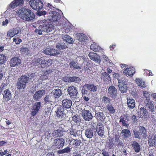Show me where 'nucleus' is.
Wrapping results in <instances>:
<instances>
[{
  "label": "nucleus",
  "instance_id": "37998d69",
  "mask_svg": "<svg viewBox=\"0 0 156 156\" xmlns=\"http://www.w3.org/2000/svg\"><path fill=\"white\" fill-rule=\"evenodd\" d=\"M140 114L145 117H147L148 115V112L146 109L144 107H141L140 108Z\"/></svg>",
  "mask_w": 156,
  "mask_h": 156
},
{
  "label": "nucleus",
  "instance_id": "c85d7f7f",
  "mask_svg": "<svg viewBox=\"0 0 156 156\" xmlns=\"http://www.w3.org/2000/svg\"><path fill=\"white\" fill-rule=\"evenodd\" d=\"M101 78L104 81L109 82L111 81V77L109 74L106 72L102 73L101 76Z\"/></svg>",
  "mask_w": 156,
  "mask_h": 156
},
{
  "label": "nucleus",
  "instance_id": "20e7f679",
  "mask_svg": "<svg viewBox=\"0 0 156 156\" xmlns=\"http://www.w3.org/2000/svg\"><path fill=\"white\" fill-rule=\"evenodd\" d=\"M29 78L27 76H23L19 79L17 83V88L18 89H24L26 87V84L28 83Z\"/></svg>",
  "mask_w": 156,
  "mask_h": 156
},
{
  "label": "nucleus",
  "instance_id": "f257e3e1",
  "mask_svg": "<svg viewBox=\"0 0 156 156\" xmlns=\"http://www.w3.org/2000/svg\"><path fill=\"white\" fill-rule=\"evenodd\" d=\"M16 14L23 20L28 22L31 21L35 17L34 14L31 10L24 8L18 10Z\"/></svg>",
  "mask_w": 156,
  "mask_h": 156
},
{
  "label": "nucleus",
  "instance_id": "864d4df0",
  "mask_svg": "<svg viewBox=\"0 0 156 156\" xmlns=\"http://www.w3.org/2000/svg\"><path fill=\"white\" fill-rule=\"evenodd\" d=\"M19 37L17 36L16 38H14L13 39V42H15L17 44H19L22 42V40Z\"/></svg>",
  "mask_w": 156,
  "mask_h": 156
},
{
  "label": "nucleus",
  "instance_id": "4be33fe9",
  "mask_svg": "<svg viewBox=\"0 0 156 156\" xmlns=\"http://www.w3.org/2000/svg\"><path fill=\"white\" fill-rule=\"evenodd\" d=\"M23 3V0H15L10 4V6L13 9L17 6L22 5Z\"/></svg>",
  "mask_w": 156,
  "mask_h": 156
},
{
  "label": "nucleus",
  "instance_id": "7ed1b4c3",
  "mask_svg": "<svg viewBox=\"0 0 156 156\" xmlns=\"http://www.w3.org/2000/svg\"><path fill=\"white\" fill-rule=\"evenodd\" d=\"M52 64V61L51 59L45 58L43 57L36 58L32 61V64L38 67L44 68L47 67Z\"/></svg>",
  "mask_w": 156,
  "mask_h": 156
},
{
  "label": "nucleus",
  "instance_id": "1a4fd4ad",
  "mask_svg": "<svg viewBox=\"0 0 156 156\" xmlns=\"http://www.w3.org/2000/svg\"><path fill=\"white\" fill-rule=\"evenodd\" d=\"M43 52L46 55L51 56H55L60 54L57 50L54 49L46 48L44 49Z\"/></svg>",
  "mask_w": 156,
  "mask_h": 156
},
{
  "label": "nucleus",
  "instance_id": "6e6552de",
  "mask_svg": "<svg viewBox=\"0 0 156 156\" xmlns=\"http://www.w3.org/2000/svg\"><path fill=\"white\" fill-rule=\"evenodd\" d=\"M65 142V140L63 138H59L55 139L53 144L56 148L59 149L63 147Z\"/></svg>",
  "mask_w": 156,
  "mask_h": 156
},
{
  "label": "nucleus",
  "instance_id": "c756f323",
  "mask_svg": "<svg viewBox=\"0 0 156 156\" xmlns=\"http://www.w3.org/2000/svg\"><path fill=\"white\" fill-rule=\"evenodd\" d=\"M148 144L150 146L156 147V134L153 135L148 140Z\"/></svg>",
  "mask_w": 156,
  "mask_h": 156
},
{
  "label": "nucleus",
  "instance_id": "6e6d98bb",
  "mask_svg": "<svg viewBox=\"0 0 156 156\" xmlns=\"http://www.w3.org/2000/svg\"><path fill=\"white\" fill-rule=\"evenodd\" d=\"M147 108L149 109V112H153L154 111V105L153 104L151 105H149L146 106Z\"/></svg>",
  "mask_w": 156,
  "mask_h": 156
},
{
  "label": "nucleus",
  "instance_id": "39448f33",
  "mask_svg": "<svg viewBox=\"0 0 156 156\" xmlns=\"http://www.w3.org/2000/svg\"><path fill=\"white\" fill-rule=\"evenodd\" d=\"M29 1L30 7L35 10H39L42 8L43 4L40 0H26Z\"/></svg>",
  "mask_w": 156,
  "mask_h": 156
},
{
  "label": "nucleus",
  "instance_id": "79ce46f5",
  "mask_svg": "<svg viewBox=\"0 0 156 156\" xmlns=\"http://www.w3.org/2000/svg\"><path fill=\"white\" fill-rule=\"evenodd\" d=\"M106 108L110 114H113L115 113V109L113 107L112 104L107 105Z\"/></svg>",
  "mask_w": 156,
  "mask_h": 156
},
{
  "label": "nucleus",
  "instance_id": "a211bd4d",
  "mask_svg": "<svg viewBox=\"0 0 156 156\" xmlns=\"http://www.w3.org/2000/svg\"><path fill=\"white\" fill-rule=\"evenodd\" d=\"M41 103L40 102H36L33 105V109L31 111V114L34 116L38 112L41 107Z\"/></svg>",
  "mask_w": 156,
  "mask_h": 156
},
{
  "label": "nucleus",
  "instance_id": "b1692460",
  "mask_svg": "<svg viewBox=\"0 0 156 156\" xmlns=\"http://www.w3.org/2000/svg\"><path fill=\"white\" fill-rule=\"evenodd\" d=\"M65 133V132L63 130L57 129L54 130L52 133V135L55 137H60L62 136Z\"/></svg>",
  "mask_w": 156,
  "mask_h": 156
},
{
  "label": "nucleus",
  "instance_id": "8fccbe9b",
  "mask_svg": "<svg viewBox=\"0 0 156 156\" xmlns=\"http://www.w3.org/2000/svg\"><path fill=\"white\" fill-rule=\"evenodd\" d=\"M28 51V49L27 48L22 47L20 48V52L23 54H27Z\"/></svg>",
  "mask_w": 156,
  "mask_h": 156
},
{
  "label": "nucleus",
  "instance_id": "9d476101",
  "mask_svg": "<svg viewBox=\"0 0 156 156\" xmlns=\"http://www.w3.org/2000/svg\"><path fill=\"white\" fill-rule=\"evenodd\" d=\"M82 116L83 118L86 121H89L92 119V115L90 112L87 110H84L82 113Z\"/></svg>",
  "mask_w": 156,
  "mask_h": 156
},
{
  "label": "nucleus",
  "instance_id": "3c124183",
  "mask_svg": "<svg viewBox=\"0 0 156 156\" xmlns=\"http://www.w3.org/2000/svg\"><path fill=\"white\" fill-rule=\"evenodd\" d=\"M7 35L9 37H12L15 35L12 29L9 30L7 32Z\"/></svg>",
  "mask_w": 156,
  "mask_h": 156
},
{
  "label": "nucleus",
  "instance_id": "e2e57ef3",
  "mask_svg": "<svg viewBox=\"0 0 156 156\" xmlns=\"http://www.w3.org/2000/svg\"><path fill=\"white\" fill-rule=\"evenodd\" d=\"M62 80L65 82H70V78H69L66 76L63 77L62 78Z\"/></svg>",
  "mask_w": 156,
  "mask_h": 156
},
{
  "label": "nucleus",
  "instance_id": "0e129e2a",
  "mask_svg": "<svg viewBox=\"0 0 156 156\" xmlns=\"http://www.w3.org/2000/svg\"><path fill=\"white\" fill-rule=\"evenodd\" d=\"M114 78H115V79H117V80H119V74L118 73H114L113 75Z\"/></svg>",
  "mask_w": 156,
  "mask_h": 156
},
{
  "label": "nucleus",
  "instance_id": "393cba45",
  "mask_svg": "<svg viewBox=\"0 0 156 156\" xmlns=\"http://www.w3.org/2000/svg\"><path fill=\"white\" fill-rule=\"evenodd\" d=\"M83 88L92 92H95L98 88L97 86L92 84H85L83 86Z\"/></svg>",
  "mask_w": 156,
  "mask_h": 156
},
{
  "label": "nucleus",
  "instance_id": "58836bf2",
  "mask_svg": "<svg viewBox=\"0 0 156 156\" xmlns=\"http://www.w3.org/2000/svg\"><path fill=\"white\" fill-rule=\"evenodd\" d=\"M70 66L71 68H73L76 69H81V66L78 64L73 61L70 62Z\"/></svg>",
  "mask_w": 156,
  "mask_h": 156
},
{
  "label": "nucleus",
  "instance_id": "4468645a",
  "mask_svg": "<svg viewBox=\"0 0 156 156\" xmlns=\"http://www.w3.org/2000/svg\"><path fill=\"white\" fill-rule=\"evenodd\" d=\"M108 92L111 97L114 99L116 98L117 94V90L114 86H112L109 87L108 89Z\"/></svg>",
  "mask_w": 156,
  "mask_h": 156
},
{
  "label": "nucleus",
  "instance_id": "774afa93",
  "mask_svg": "<svg viewBox=\"0 0 156 156\" xmlns=\"http://www.w3.org/2000/svg\"><path fill=\"white\" fill-rule=\"evenodd\" d=\"M47 7L48 9H52L53 8V6L51 5V4L49 3H48L47 4Z\"/></svg>",
  "mask_w": 156,
  "mask_h": 156
},
{
  "label": "nucleus",
  "instance_id": "69168bd1",
  "mask_svg": "<svg viewBox=\"0 0 156 156\" xmlns=\"http://www.w3.org/2000/svg\"><path fill=\"white\" fill-rule=\"evenodd\" d=\"M120 122H122V125L123 126H128V125L126 124V121L123 119H120Z\"/></svg>",
  "mask_w": 156,
  "mask_h": 156
},
{
  "label": "nucleus",
  "instance_id": "2f4dec72",
  "mask_svg": "<svg viewBox=\"0 0 156 156\" xmlns=\"http://www.w3.org/2000/svg\"><path fill=\"white\" fill-rule=\"evenodd\" d=\"M62 38L64 41L70 44H72L73 42L72 38L67 35H63Z\"/></svg>",
  "mask_w": 156,
  "mask_h": 156
},
{
  "label": "nucleus",
  "instance_id": "338daca9",
  "mask_svg": "<svg viewBox=\"0 0 156 156\" xmlns=\"http://www.w3.org/2000/svg\"><path fill=\"white\" fill-rule=\"evenodd\" d=\"M102 57H103V58H104V60L106 61H108V62H109V63H110V60H109V59L108 58L107 56H105V55H103V56H102Z\"/></svg>",
  "mask_w": 156,
  "mask_h": 156
},
{
  "label": "nucleus",
  "instance_id": "72a5a7b5",
  "mask_svg": "<svg viewBox=\"0 0 156 156\" xmlns=\"http://www.w3.org/2000/svg\"><path fill=\"white\" fill-rule=\"evenodd\" d=\"M122 136L123 137L125 138H128L131 136L130 131L128 129H123L121 132Z\"/></svg>",
  "mask_w": 156,
  "mask_h": 156
},
{
  "label": "nucleus",
  "instance_id": "2eb2a0df",
  "mask_svg": "<svg viewBox=\"0 0 156 156\" xmlns=\"http://www.w3.org/2000/svg\"><path fill=\"white\" fill-rule=\"evenodd\" d=\"M123 73L127 76H132L135 73V68L133 67L126 68Z\"/></svg>",
  "mask_w": 156,
  "mask_h": 156
},
{
  "label": "nucleus",
  "instance_id": "4d7b16f0",
  "mask_svg": "<svg viewBox=\"0 0 156 156\" xmlns=\"http://www.w3.org/2000/svg\"><path fill=\"white\" fill-rule=\"evenodd\" d=\"M144 103L146 106L153 104L152 101L150 99H145L144 101Z\"/></svg>",
  "mask_w": 156,
  "mask_h": 156
},
{
  "label": "nucleus",
  "instance_id": "dca6fc26",
  "mask_svg": "<svg viewBox=\"0 0 156 156\" xmlns=\"http://www.w3.org/2000/svg\"><path fill=\"white\" fill-rule=\"evenodd\" d=\"M96 131L100 136L102 137L104 136L105 132L103 125L100 123H98L96 127Z\"/></svg>",
  "mask_w": 156,
  "mask_h": 156
},
{
  "label": "nucleus",
  "instance_id": "f704fd0d",
  "mask_svg": "<svg viewBox=\"0 0 156 156\" xmlns=\"http://www.w3.org/2000/svg\"><path fill=\"white\" fill-rule=\"evenodd\" d=\"M56 48L59 50H62L66 48L67 47L66 44L63 41H60L57 43Z\"/></svg>",
  "mask_w": 156,
  "mask_h": 156
},
{
  "label": "nucleus",
  "instance_id": "680f3d73",
  "mask_svg": "<svg viewBox=\"0 0 156 156\" xmlns=\"http://www.w3.org/2000/svg\"><path fill=\"white\" fill-rule=\"evenodd\" d=\"M46 13V12L45 11H39L38 12L37 14L39 16H41L42 15H44Z\"/></svg>",
  "mask_w": 156,
  "mask_h": 156
},
{
  "label": "nucleus",
  "instance_id": "4c0bfd02",
  "mask_svg": "<svg viewBox=\"0 0 156 156\" xmlns=\"http://www.w3.org/2000/svg\"><path fill=\"white\" fill-rule=\"evenodd\" d=\"M95 116L97 119L100 121H103L105 118V117L102 112H99L96 113Z\"/></svg>",
  "mask_w": 156,
  "mask_h": 156
},
{
  "label": "nucleus",
  "instance_id": "f3484780",
  "mask_svg": "<svg viewBox=\"0 0 156 156\" xmlns=\"http://www.w3.org/2000/svg\"><path fill=\"white\" fill-rule=\"evenodd\" d=\"M125 82V81L124 80H118L119 90L122 93L126 92L127 90V87Z\"/></svg>",
  "mask_w": 156,
  "mask_h": 156
},
{
  "label": "nucleus",
  "instance_id": "13d9d810",
  "mask_svg": "<svg viewBox=\"0 0 156 156\" xmlns=\"http://www.w3.org/2000/svg\"><path fill=\"white\" fill-rule=\"evenodd\" d=\"M131 119L133 123L135 124L137 123V119L136 116L135 115H133L131 118Z\"/></svg>",
  "mask_w": 156,
  "mask_h": 156
},
{
  "label": "nucleus",
  "instance_id": "e433bc0d",
  "mask_svg": "<svg viewBox=\"0 0 156 156\" xmlns=\"http://www.w3.org/2000/svg\"><path fill=\"white\" fill-rule=\"evenodd\" d=\"M79 131L76 130L74 129H72L70 132H69V137L72 138L76 137L78 136V133L80 132Z\"/></svg>",
  "mask_w": 156,
  "mask_h": 156
},
{
  "label": "nucleus",
  "instance_id": "ea45409f",
  "mask_svg": "<svg viewBox=\"0 0 156 156\" xmlns=\"http://www.w3.org/2000/svg\"><path fill=\"white\" fill-rule=\"evenodd\" d=\"M77 38L80 42L85 41V40H87V37H86L85 35L81 34H78Z\"/></svg>",
  "mask_w": 156,
  "mask_h": 156
},
{
  "label": "nucleus",
  "instance_id": "5fc2aeb1",
  "mask_svg": "<svg viewBox=\"0 0 156 156\" xmlns=\"http://www.w3.org/2000/svg\"><path fill=\"white\" fill-rule=\"evenodd\" d=\"M143 94L145 98H146V99H150V93L149 92H146V91H143Z\"/></svg>",
  "mask_w": 156,
  "mask_h": 156
},
{
  "label": "nucleus",
  "instance_id": "5701e85b",
  "mask_svg": "<svg viewBox=\"0 0 156 156\" xmlns=\"http://www.w3.org/2000/svg\"><path fill=\"white\" fill-rule=\"evenodd\" d=\"M4 99L6 101L11 99L12 95L10 91L8 89L5 90L2 93Z\"/></svg>",
  "mask_w": 156,
  "mask_h": 156
},
{
  "label": "nucleus",
  "instance_id": "603ef678",
  "mask_svg": "<svg viewBox=\"0 0 156 156\" xmlns=\"http://www.w3.org/2000/svg\"><path fill=\"white\" fill-rule=\"evenodd\" d=\"M80 80V78L78 77L73 76L70 78V82H76Z\"/></svg>",
  "mask_w": 156,
  "mask_h": 156
},
{
  "label": "nucleus",
  "instance_id": "423d86ee",
  "mask_svg": "<svg viewBox=\"0 0 156 156\" xmlns=\"http://www.w3.org/2000/svg\"><path fill=\"white\" fill-rule=\"evenodd\" d=\"M49 14H50L49 19L50 21L52 22H54L55 24L58 25L57 23L61 18V15L58 12L52 11L50 12Z\"/></svg>",
  "mask_w": 156,
  "mask_h": 156
},
{
  "label": "nucleus",
  "instance_id": "a18cd8bd",
  "mask_svg": "<svg viewBox=\"0 0 156 156\" xmlns=\"http://www.w3.org/2000/svg\"><path fill=\"white\" fill-rule=\"evenodd\" d=\"M70 151V149L69 147H67L64 148V149L59 150L58 153L59 154H62L65 153H67L69 152Z\"/></svg>",
  "mask_w": 156,
  "mask_h": 156
},
{
  "label": "nucleus",
  "instance_id": "c03bdc74",
  "mask_svg": "<svg viewBox=\"0 0 156 156\" xmlns=\"http://www.w3.org/2000/svg\"><path fill=\"white\" fill-rule=\"evenodd\" d=\"M102 100V102L105 104L108 105L112 104V101L110 99L104 96Z\"/></svg>",
  "mask_w": 156,
  "mask_h": 156
},
{
  "label": "nucleus",
  "instance_id": "a19ab883",
  "mask_svg": "<svg viewBox=\"0 0 156 156\" xmlns=\"http://www.w3.org/2000/svg\"><path fill=\"white\" fill-rule=\"evenodd\" d=\"M15 35H17L16 36L20 37L22 36L21 30L20 28L19 27H16L12 29Z\"/></svg>",
  "mask_w": 156,
  "mask_h": 156
},
{
  "label": "nucleus",
  "instance_id": "49530a36",
  "mask_svg": "<svg viewBox=\"0 0 156 156\" xmlns=\"http://www.w3.org/2000/svg\"><path fill=\"white\" fill-rule=\"evenodd\" d=\"M6 62V58L5 55L3 54L0 55V64L5 63Z\"/></svg>",
  "mask_w": 156,
  "mask_h": 156
},
{
  "label": "nucleus",
  "instance_id": "9b49d317",
  "mask_svg": "<svg viewBox=\"0 0 156 156\" xmlns=\"http://www.w3.org/2000/svg\"><path fill=\"white\" fill-rule=\"evenodd\" d=\"M67 91L70 97L73 98H76L77 91L74 87L71 86L69 87L67 89Z\"/></svg>",
  "mask_w": 156,
  "mask_h": 156
},
{
  "label": "nucleus",
  "instance_id": "ddd939ff",
  "mask_svg": "<svg viewBox=\"0 0 156 156\" xmlns=\"http://www.w3.org/2000/svg\"><path fill=\"white\" fill-rule=\"evenodd\" d=\"M21 63V60L19 58L15 57L10 60V65L11 66L14 67L18 66Z\"/></svg>",
  "mask_w": 156,
  "mask_h": 156
},
{
  "label": "nucleus",
  "instance_id": "7c9ffc66",
  "mask_svg": "<svg viewBox=\"0 0 156 156\" xmlns=\"http://www.w3.org/2000/svg\"><path fill=\"white\" fill-rule=\"evenodd\" d=\"M132 147L136 152H139L140 150L141 147L139 144L136 141L133 142Z\"/></svg>",
  "mask_w": 156,
  "mask_h": 156
},
{
  "label": "nucleus",
  "instance_id": "0eeeda50",
  "mask_svg": "<svg viewBox=\"0 0 156 156\" xmlns=\"http://www.w3.org/2000/svg\"><path fill=\"white\" fill-rule=\"evenodd\" d=\"M96 127L91 126L90 128L86 129L85 131V136L89 138H91L96 133Z\"/></svg>",
  "mask_w": 156,
  "mask_h": 156
},
{
  "label": "nucleus",
  "instance_id": "6ab92c4d",
  "mask_svg": "<svg viewBox=\"0 0 156 156\" xmlns=\"http://www.w3.org/2000/svg\"><path fill=\"white\" fill-rule=\"evenodd\" d=\"M45 93V90H41L36 92L33 95V98L35 100L37 101Z\"/></svg>",
  "mask_w": 156,
  "mask_h": 156
},
{
  "label": "nucleus",
  "instance_id": "052dcab7",
  "mask_svg": "<svg viewBox=\"0 0 156 156\" xmlns=\"http://www.w3.org/2000/svg\"><path fill=\"white\" fill-rule=\"evenodd\" d=\"M9 19H5L4 21H3L2 23V26H7V25L9 23Z\"/></svg>",
  "mask_w": 156,
  "mask_h": 156
},
{
  "label": "nucleus",
  "instance_id": "de8ad7c7",
  "mask_svg": "<svg viewBox=\"0 0 156 156\" xmlns=\"http://www.w3.org/2000/svg\"><path fill=\"white\" fill-rule=\"evenodd\" d=\"M134 134L135 135V137L138 139H140L141 137H143L141 134V133L139 132V131H136V130L133 131Z\"/></svg>",
  "mask_w": 156,
  "mask_h": 156
},
{
  "label": "nucleus",
  "instance_id": "bf43d9fd",
  "mask_svg": "<svg viewBox=\"0 0 156 156\" xmlns=\"http://www.w3.org/2000/svg\"><path fill=\"white\" fill-rule=\"evenodd\" d=\"M81 142L80 140H76L73 141V144H75L76 146H78L80 145Z\"/></svg>",
  "mask_w": 156,
  "mask_h": 156
},
{
  "label": "nucleus",
  "instance_id": "09e8293b",
  "mask_svg": "<svg viewBox=\"0 0 156 156\" xmlns=\"http://www.w3.org/2000/svg\"><path fill=\"white\" fill-rule=\"evenodd\" d=\"M139 132L141 133L143 136L145 135L146 133V130L144 127L140 126L139 127Z\"/></svg>",
  "mask_w": 156,
  "mask_h": 156
},
{
  "label": "nucleus",
  "instance_id": "f03ea898",
  "mask_svg": "<svg viewBox=\"0 0 156 156\" xmlns=\"http://www.w3.org/2000/svg\"><path fill=\"white\" fill-rule=\"evenodd\" d=\"M39 23L42 24L38 27V29L35 30V32L39 35L42 34V32L48 33L51 31L53 29V25L48 23V21L45 20L39 21Z\"/></svg>",
  "mask_w": 156,
  "mask_h": 156
},
{
  "label": "nucleus",
  "instance_id": "cd10ccee",
  "mask_svg": "<svg viewBox=\"0 0 156 156\" xmlns=\"http://www.w3.org/2000/svg\"><path fill=\"white\" fill-rule=\"evenodd\" d=\"M90 49L95 52H101L103 49L94 42L93 43L90 47Z\"/></svg>",
  "mask_w": 156,
  "mask_h": 156
},
{
  "label": "nucleus",
  "instance_id": "a878e982",
  "mask_svg": "<svg viewBox=\"0 0 156 156\" xmlns=\"http://www.w3.org/2000/svg\"><path fill=\"white\" fill-rule=\"evenodd\" d=\"M63 107L66 108H70L72 105V101L70 100L65 99L62 101Z\"/></svg>",
  "mask_w": 156,
  "mask_h": 156
},
{
  "label": "nucleus",
  "instance_id": "f8f14e48",
  "mask_svg": "<svg viewBox=\"0 0 156 156\" xmlns=\"http://www.w3.org/2000/svg\"><path fill=\"white\" fill-rule=\"evenodd\" d=\"M89 56L90 59L94 61L95 62L98 64L100 63L101 59L100 57L97 54L93 52H90L89 54Z\"/></svg>",
  "mask_w": 156,
  "mask_h": 156
},
{
  "label": "nucleus",
  "instance_id": "473e14b6",
  "mask_svg": "<svg viewBox=\"0 0 156 156\" xmlns=\"http://www.w3.org/2000/svg\"><path fill=\"white\" fill-rule=\"evenodd\" d=\"M127 104L128 107L132 109H133L135 106L134 100L129 98L127 99Z\"/></svg>",
  "mask_w": 156,
  "mask_h": 156
},
{
  "label": "nucleus",
  "instance_id": "c9c22d12",
  "mask_svg": "<svg viewBox=\"0 0 156 156\" xmlns=\"http://www.w3.org/2000/svg\"><path fill=\"white\" fill-rule=\"evenodd\" d=\"M135 81L137 86L143 88L145 87V82L142 79L140 78H137L136 79Z\"/></svg>",
  "mask_w": 156,
  "mask_h": 156
},
{
  "label": "nucleus",
  "instance_id": "bb28decb",
  "mask_svg": "<svg viewBox=\"0 0 156 156\" xmlns=\"http://www.w3.org/2000/svg\"><path fill=\"white\" fill-rule=\"evenodd\" d=\"M54 99V97L51 94L47 95L44 98V101L45 104H50L52 105L51 103L53 102Z\"/></svg>",
  "mask_w": 156,
  "mask_h": 156
},
{
  "label": "nucleus",
  "instance_id": "412c9836",
  "mask_svg": "<svg viewBox=\"0 0 156 156\" xmlns=\"http://www.w3.org/2000/svg\"><path fill=\"white\" fill-rule=\"evenodd\" d=\"M64 109L63 106H58L55 111L57 116L59 118H61L62 116L64 114Z\"/></svg>",
  "mask_w": 156,
  "mask_h": 156
},
{
  "label": "nucleus",
  "instance_id": "aec40b11",
  "mask_svg": "<svg viewBox=\"0 0 156 156\" xmlns=\"http://www.w3.org/2000/svg\"><path fill=\"white\" fill-rule=\"evenodd\" d=\"M51 94L55 99L59 98L62 94L61 90L59 89H54L51 92Z\"/></svg>",
  "mask_w": 156,
  "mask_h": 156
}]
</instances>
